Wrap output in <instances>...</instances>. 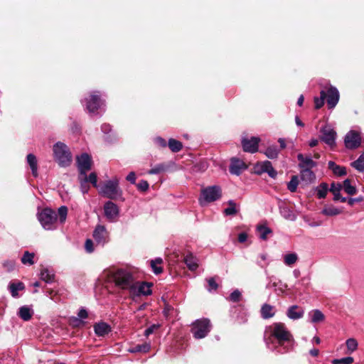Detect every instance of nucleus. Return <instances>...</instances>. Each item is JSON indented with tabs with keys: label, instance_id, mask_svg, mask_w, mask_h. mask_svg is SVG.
Segmentation results:
<instances>
[{
	"label": "nucleus",
	"instance_id": "obj_25",
	"mask_svg": "<svg viewBox=\"0 0 364 364\" xmlns=\"http://www.w3.org/2000/svg\"><path fill=\"white\" fill-rule=\"evenodd\" d=\"M40 276L41 279L47 283L52 282L54 279V273L53 270L46 267H42Z\"/></svg>",
	"mask_w": 364,
	"mask_h": 364
},
{
	"label": "nucleus",
	"instance_id": "obj_36",
	"mask_svg": "<svg viewBox=\"0 0 364 364\" xmlns=\"http://www.w3.org/2000/svg\"><path fill=\"white\" fill-rule=\"evenodd\" d=\"M280 212L282 215L287 220L294 221L296 219V215L287 207L281 208Z\"/></svg>",
	"mask_w": 364,
	"mask_h": 364
},
{
	"label": "nucleus",
	"instance_id": "obj_56",
	"mask_svg": "<svg viewBox=\"0 0 364 364\" xmlns=\"http://www.w3.org/2000/svg\"><path fill=\"white\" fill-rule=\"evenodd\" d=\"M85 247L87 252H93V242L90 239H87L85 242Z\"/></svg>",
	"mask_w": 364,
	"mask_h": 364
},
{
	"label": "nucleus",
	"instance_id": "obj_27",
	"mask_svg": "<svg viewBox=\"0 0 364 364\" xmlns=\"http://www.w3.org/2000/svg\"><path fill=\"white\" fill-rule=\"evenodd\" d=\"M301 178L307 183H311L315 180V175L311 168L301 169Z\"/></svg>",
	"mask_w": 364,
	"mask_h": 364
},
{
	"label": "nucleus",
	"instance_id": "obj_41",
	"mask_svg": "<svg viewBox=\"0 0 364 364\" xmlns=\"http://www.w3.org/2000/svg\"><path fill=\"white\" fill-rule=\"evenodd\" d=\"M352 166L359 171H364V152L358 157V159L352 163Z\"/></svg>",
	"mask_w": 364,
	"mask_h": 364
},
{
	"label": "nucleus",
	"instance_id": "obj_51",
	"mask_svg": "<svg viewBox=\"0 0 364 364\" xmlns=\"http://www.w3.org/2000/svg\"><path fill=\"white\" fill-rule=\"evenodd\" d=\"M165 170V166L164 164H158L148 171L149 174H158L163 172Z\"/></svg>",
	"mask_w": 364,
	"mask_h": 364
},
{
	"label": "nucleus",
	"instance_id": "obj_54",
	"mask_svg": "<svg viewBox=\"0 0 364 364\" xmlns=\"http://www.w3.org/2000/svg\"><path fill=\"white\" fill-rule=\"evenodd\" d=\"M207 281H208V291L217 289L218 284L214 278H210Z\"/></svg>",
	"mask_w": 364,
	"mask_h": 364
},
{
	"label": "nucleus",
	"instance_id": "obj_62",
	"mask_svg": "<svg viewBox=\"0 0 364 364\" xmlns=\"http://www.w3.org/2000/svg\"><path fill=\"white\" fill-rule=\"evenodd\" d=\"M81 183V191L83 193H86L88 191V186H87V183H85L84 181H80Z\"/></svg>",
	"mask_w": 364,
	"mask_h": 364
},
{
	"label": "nucleus",
	"instance_id": "obj_37",
	"mask_svg": "<svg viewBox=\"0 0 364 364\" xmlns=\"http://www.w3.org/2000/svg\"><path fill=\"white\" fill-rule=\"evenodd\" d=\"M342 188H343L344 191L348 195H355L357 193V189L355 186L351 185L350 181L349 179H346L343 181L342 185Z\"/></svg>",
	"mask_w": 364,
	"mask_h": 364
},
{
	"label": "nucleus",
	"instance_id": "obj_4",
	"mask_svg": "<svg viewBox=\"0 0 364 364\" xmlns=\"http://www.w3.org/2000/svg\"><path fill=\"white\" fill-rule=\"evenodd\" d=\"M38 219L45 230H52L57 228V214L50 208H45L40 212Z\"/></svg>",
	"mask_w": 364,
	"mask_h": 364
},
{
	"label": "nucleus",
	"instance_id": "obj_6",
	"mask_svg": "<svg viewBox=\"0 0 364 364\" xmlns=\"http://www.w3.org/2000/svg\"><path fill=\"white\" fill-rule=\"evenodd\" d=\"M152 284L147 282H141L134 279L128 292L132 297L148 296L151 294Z\"/></svg>",
	"mask_w": 364,
	"mask_h": 364
},
{
	"label": "nucleus",
	"instance_id": "obj_38",
	"mask_svg": "<svg viewBox=\"0 0 364 364\" xmlns=\"http://www.w3.org/2000/svg\"><path fill=\"white\" fill-rule=\"evenodd\" d=\"M342 189V184L341 183H334L331 184V187L330 188V191L333 194V200H340V191Z\"/></svg>",
	"mask_w": 364,
	"mask_h": 364
},
{
	"label": "nucleus",
	"instance_id": "obj_10",
	"mask_svg": "<svg viewBox=\"0 0 364 364\" xmlns=\"http://www.w3.org/2000/svg\"><path fill=\"white\" fill-rule=\"evenodd\" d=\"M85 102L86 109L90 113H95L102 105V102L95 92H92L89 97L85 98Z\"/></svg>",
	"mask_w": 364,
	"mask_h": 364
},
{
	"label": "nucleus",
	"instance_id": "obj_39",
	"mask_svg": "<svg viewBox=\"0 0 364 364\" xmlns=\"http://www.w3.org/2000/svg\"><path fill=\"white\" fill-rule=\"evenodd\" d=\"M162 263V259L156 258L154 260L151 261V267L153 269V272L156 274H159L162 272L163 269L161 266H159Z\"/></svg>",
	"mask_w": 364,
	"mask_h": 364
},
{
	"label": "nucleus",
	"instance_id": "obj_64",
	"mask_svg": "<svg viewBox=\"0 0 364 364\" xmlns=\"http://www.w3.org/2000/svg\"><path fill=\"white\" fill-rule=\"evenodd\" d=\"M309 353L311 355L316 357L319 353V350L316 348H313L309 351Z\"/></svg>",
	"mask_w": 364,
	"mask_h": 364
},
{
	"label": "nucleus",
	"instance_id": "obj_44",
	"mask_svg": "<svg viewBox=\"0 0 364 364\" xmlns=\"http://www.w3.org/2000/svg\"><path fill=\"white\" fill-rule=\"evenodd\" d=\"M168 146L172 151L178 152L182 149V144L174 139H170L168 140Z\"/></svg>",
	"mask_w": 364,
	"mask_h": 364
},
{
	"label": "nucleus",
	"instance_id": "obj_63",
	"mask_svg": "<svg viewBox=\"0 0 364 364\" xmlns=\"http://www.w3.org/2000/svg\"><path fill=\"white\" fill-rule=\"evenodd\" d=\"M78 316L81 318H85L87 317V312L85 309H81L78 313Z\"/></svg>",
	"mask_w": 364,
	"mask_h": 364
},
{
	"label": "nucleus",
	"instance_id": "obj_9",
	"mask_svg": "<svg viewBox=\"0 0 364 364\" xmlns=\"http://www.w3.org/2000/svg\"><path fill=\"white\" fill-rule=\"evenodd\" d=\"M92 164V158L87 154H82L80 156H77V164L80 175H85L87 171L90 170Z\"/></svg>",
	"mask_w": 364,
	"mask_h": 364
},
{
	"label": "nucleus",
	"instance_id": "obj_50",
	"mask_svg": "<svg viewBox=\"0 0 364 364\" xmlns=\"http://www.w3.org/2000/svg\"><path fill=\"white\" fill-rule=\"evenodd\" d=\"M353 358L346 357L341 359H335L333 360V364H351L353 363Z\"/></svg>",
	"mask_w": 364,
	"mask_h": 364
},
{
	"label": "nucleus",
	"instance_id": "obj_3",
	"mask_svg": "<svg viewBox=\"0 0 364 364\" xmlns=\"http://www.w3.org/2000/svg\"><path fill=\"white\" fill-rule=\"evenodd\" d=\"M54 159L61 167H67L72 162V155L68 147L63 142L58 141L53 147Z\"/></svg>",
	"mask_w": 364,
	"mask_h": 364
},
{
	"label": "nucleus",
	"instance_id": "obj_17",
	"mask_svg": "<svg viewBox=\"0 0 364 364\" xmlns=\"http://www.w3.org/2000/svg\"><path fill=\"white\" fill-rule=\"evenodd\" d=\"M247 168L245 163L239 159H232L230 166V172L234 175H240L243 170Z\"/></svg>",
	"mask_w": 364,
	"mask_h": 364
},
{
	"label": "nucleus",
	"instance_id": "obj_16",
	"mask_svg": "<svg viewBox=\"0 0 364 364\" xmlns=\"http://www.w3.org/2000/svg\"><path fill=\"white\" fill-rule=\"evenodd\" d=\"M260 139L257 137H251L248 139H242V144L243 150L246 152L255 153L258 150V144Z\"/></svg>",
	"mask_w": 364,
	"mask_h": 364
},
{
	"label": "nucleus",
	"instance_id": "obj_19",
	"mask_svg": "<svg viewBox=\"0 0 364 364\" xmlns=\"http://www.w3.org/2000/svg\"><path fill=\"white\" fill-rule=\"evenodd\" d=\"M297 159L299 161V166L301 169L312 168L316 165V163L310 156H304L303 154H299L297 156Z\"/></svg>",
	"mask_w": 364,
	"mask_h": 364
},
{
	"label": "nucleus",
	"instance_id": "obj_22",
	"mask_svg": "<svg viewBox=\"0 0 364 364\" xmlns=\"http://www.w3.org/2000/svg\"><path fill=\"white\" fill-rule=\"evenodd\" d=\"M184 262L188 268L191 271H195L198 267V259L191 253L186 255Z\"/></svg>",
	"mask_w": 364,
	"mask_h": 364
},
{
	"label": "nucleus",
	"instance_id": "obj_31",
	"mask_svg": "<svg viewBox=\"0 0 364 364\" xmlns=\"http://www.w3.org/2000/svg\"><path fill=\"white\" fill-rule=\"evenodd\" d=\"M18 316L24 321H28L32 317V311L31 309L26 306H23L19 309Z\"/></svg>",
	"mask_w": 364,
	"mask_h": 364
},
{
	"label": "nucleus",
	"instance_id": "obj_24",
	"mask_svg": "<svg viewBox=\"0 0 364 364\" xmlns=\"http://www.w3.org/2000/svg\"><path fill=\"white\" fill-rule=\"evenodd\" d=\"M259 237L262 240H267L268 235L272 233V230L265 225H259L257 227Z\"/></svg>",
	"mask_w": 364,
	"mask_h": 364
},
{
	"label": "nucleus",
	"instance_id": "obj_13",
	"mask_svg": "<svg viewBox=\"0 0 364 364\" xmlns=\"http://www.w3.org/2000/svg\"><path fill=\"white\" fill-rule=\"evenodd\" d=\"M92 236L100 245H104L109 241V232L104 225H98L93 231Z\"/></svg>",
	"mask_w": 364,
	"mask_h": 364
},
{
	"label": "nucleus",
	"instance_id": "obj_55",
	"mask_svg": "<svg viewBox=\"0 0 364 364\" xmlns=\"http://www.w3.org/2000/svg\"><path fill=\"white\" fill-rule=\"evenodd\" d=\"M149 183L146 181H140L137 184V188L141 191H146L149 188Z\"/></svg>",
	"mask_w": 364,
	"mask_h": 364
},
{
	"label": "nucleus",
	"instance_id": "obj_35",
	"mask_svg": "<svg viewBox=\"0 0 364 364\" xmlns=\"http://www.w3.org/2000/svg\"><path fill=\"white\" fill-rule=\"evenodd\" d=\"M79 179L80 181H84L85 183L90 182L94 187H97V178L95 173H91L88 177L86 173L82 176L80 175Z\"/></svg>",
	"mask_w": 364,
	"mask_h": 364
},
{
	"label": "nucleus",
	"instance_id": "obj_59",
	"mask_svg": "<svg viewBox=\"0 0 364 364\" xmlns=\"http://www.w3.org/2000/svg\"><path fill=\"white\" fill-rule=\"evenodd\" d=\"M127 180L133 184L135 183V182H136L135 173L133 171L130 172L127 176Z\"/></svg>",
	"mask_w": 364,
	"mask_h": 364
},
{
	"label": "nucleus",
	"instance_id": "obj_42",
	"mask_svg": "<svg viewBox=\"0 0 364 364\" xmlns=\"http://www.w3.org/2000/svg\"><path fill=\"white\" fill-rule=\"evenodd\" d=\"M278 154L279 150L275 146H269L264 151L266 156L271 159H276Z\"/></svg>",
	"mask_w": 364,
	"mask_h": 364
},
{
	"label": "nucleus",
	"instance_id": "obj_21",
	"mask_svg": "<svg viewBox=\"0 0 364 364\" xmlns=\"http://www.w3.org/2000/svg\"><path fill=\"white\" fill-rule=\"evenodd\" d=\"M94 329L98 336H104L110 332L111 327L105 322H100L94 326Z\"/></svg>",
	"mask_w": 364,
	"mask_h": 364
},
{
	"label": "nucleus",
	"instance_id": "obj_45",
	"mask_svg": "<svg viewBox=\"0 0 364 364\" xmlns=\"http://www.w3.org/2000/svg\"><path fill=\"white\" fill-rule=\"evenodd\" d=\"M33 258H34V253H30L28 252H25L21 258V262L24 264L32 265L34 264Z\"/></svg>",
	"mask_w": 364,
	"mask_h": 364
},
{
	"label": "nucleus",
	"instance_id": "obj_23",
	"mask_svg": "<svg viewBox=\"0 0 364 364\" xmlns=\"http://www.w3.org/2000/svg\"><path fill=\"white\" fill-rule=\"evenodd\" d=\"M275 314L274 307L267 304L262 305L261 308V315L264 319L270 318Z\"/></svg>",
	"mask_w": 364,
	"mask_h": 364
},
{
	"label": "nucleus",
	"instance_id": "obj_57",
	"mask_svg": "<svg viewBox=\"0 0 364 364\" xmlns=\"http://www.w3.org/2000/svg\"><path fill=\"white\" fill-rule=\"evenodd\" d=\"M159 328V326L158 325H152L151 326H149V328H147L146 330H145V332H144V334L146 336H149L150 334L153 333L154 331Z\"/></svg>",
	"mask_w": 364,
	"mask_h": 364
},
{
	"label": "nucleus",
	"instance_id": "obj_14",
	"mask_svg": "<svg viewBox=\"0 0 364 364\" xmlns=\"http://www.w3.org/2000/svg\"><path fill=\"white\" fill-rule=\"evenodd\" d=\"M321 132L322 133L321 140L331 146H333L336 138V131L331 126L326 125Z\"/></svg>",
	"mask_w": 364,
	"mask_h": 364
},
{
	"label": "nucleus",
	"instance_id": "obj_5",
	"mask_svg": "<svg viewBox=\"0 0 364 364\" xmlns=\"http://www.w3.org/2000/svg\"><path fill=\"white\" fill-rule=\"evenodd\" d=\"M222 197V189L219 186H210L201 190L199 202L201 205L214 202Z\"/></svg>",
	"mask_w": 364,
	"mask_h": 364
},
{
	"label": "nucleus",
	"instance_id": "obj_15",
	"mask_svg": "<svg viewBox=\"0 0 364 364\" xmlns=\"http://www.w3.org/2000/svg\"><path fill=\"white\" fill-rule=\"evenodd\" d=\"M326 93L328 108H334L339 101L340 95L338 90L335 87L331 86Z\"/></svg>",
	"mask_w": 364,
	"mask_h": 364
},
{
	"label": "nucleus",
	"instance_id": "obj_28",
	"mask_svg": "<svg viewBox=\"0 0 364 364\" xmlns=\"http://www.w3.org/2000/svg\"><path fill=\"white\" fill-rule=\"evenodd\" d=\"M24 288L25 286L23 283L20 282L16 283H11L9 286V289L11 294V296L15 298L18 296V291L24 289Z\"/></svg>",
	"mask_w": 364,
	"mask_h": 364
},
{
	"label": "nucleus",
	"instance_id": "obj_61",
	"mask_svg": "<svg viewBox=\"0 0 364 364\" xmlns=\"http://www.w3.org/2000/svg\"><path fill=\"white\" fill-rule=\"evenodd\" d=\"M363 200V198L361 197L355 198H348V203L350 205H353L355 202H360Z\"/></svg>",
	"mask_w": 364,
	"mask_h": 364
},
{
	"label": "nucleus",
	"instance_id": "obj_32",
	"mask_svg": "<svg viewBox=\"0 0 364 364\" xmlns=\"http://www.w3.org/2000/svg\"><path fill=\"white\" fill-rule=\"evenodd\" d=\"M284 263L287 266H292L298 261V255L295 252L286 254L283 256Z\"/></svg>",
	"mask_w": 364,
	"mask_h": 364
},
{
	"label": "nucleus",
	"instance_id": "obj_8",
	"mask_svg": "<svg viewBox=\"0 0 364 364\" xmlns=\"http://www.w3.org/2000/svg\"><path fill=\"white\" fill-rule=\"evenodd\" d=\"M210 330V321L206 318L197 320L192 328V333L196 338H203Z\"/></svg>",
	"mask_w": 364,
	"mask_h": 364
},
{
	"label": "nucleus",
	"instance_id": "obj_34",
	"mask_svg": "<svg viewBox=\"0 0 364 364\" xmlns=\"http://www.w3.org/2000/svg\"><path fill=\"white\" fill-rule=\"evenodd\" d=\"M347 351L346 353L351 354L355 352L358 349V341L353 338H350L346 340V341Z\"/></svg>",
	"mask_w": 364,
	"mask_h": 364
},
{
	"label": "nucleus",
	"instance_id": "obj_46",
	"mask_svg": "<svg viewBox=\"0 0 364 364\" xmlns=\"http://www.w3.org/2000/svg\"><path fill=\"white\" fill-rule=\"evenodd\" d=\"M228 207L224 210V213L226 215H233L237 212L236 208V203L232 200L228 201Z\"/></svg>",
	"mask_w": 364,
	"mask_h": 364
},
{
	"label": "nucleus",
	"instance_id": "obj_2",
	"mask_svg": "<svg viewBox=\"0 0 364 364\" xmlns=\"http://www.w3.org/2000/svg\"><path fill=\"white\" fill-rule=\"evenodd\" d=\"M102 277L107 282L127 291H129L135 279L130 271L124 269L106 270L103 272Z\"/></svg>",
	"mask_w": 364,
	"mask_h": 364
},
{
	"label": "nucleus",
	"instance_id": "obj_7",
	"mask_svg": "<svg viewBox=\"0 0 364 364\" xmlns=\"http://www.w3.org/2000/svg\"><path fill=\"white\" fill-rule=\"evenodd\" d=\"M119 181L117 178L107 181L100 190V193L104 196L115 199L122 195V191L118 187Z\"/></svg>",
	"mask_w": 364,
	"mask_h": 364
},
{
	"label": "nucleus",
	"instance_id": "obj_29",
	"mask_svg": "<svg viewBox=\"0 0 364 364\" xmlns=\"http://www.w3.org/2000/svg\"><path fill=\"white\" fill-rule=\"evenodd\" d=\"M328 165V168L332 170L334 174L337 176H344L346 174V168L343 166L336 165L333 161H330Z\"/></svg>",
	"mask_w": 364,
	"mask_h": 364
},
{
	"label": "nucleus",
	"instance_id": "obj_43",
	"mask_svg": "<svg viewBox=\"0 0 364 364\" xmlns=\"http://www.w3.org/2000/svg\"><path fill=\"white\" fill-rule=\"evenodd\" d=\"M58 213L59 215V219L58 220V222H59L60 224H63L66 220L68 215V208L65 205L60 206L58 208Z\"/></svg>",
	"mask_w": 364,
	"mask_h": 364
},
{
	"label": "nucleus",
	"instance_id": "obj_52",
	"mask_svg": "<svg viewBox=\"0 0 364 364\" xmlns=\"http://www.w3.org/2000/svg\"><path fill=\"white\" fill-rule=\"evenodd\" d=\"M241 293L239 290H235L230 295V299L234 302L238 301L240 299Z\"/></svg>",
	"mask_w": 364,
	"mask_h": 364
},
{
	"label": "nucleus",
	"instance_id": "obj_33",
	"mask_svg": "<svg viewBox=\"0 0 364 364\" xmlns=\"http://www.w3.org/2000/svg\"><path fill=\"white\" fill-rule=\"evenodd\" d=\"M321 213L327 216H335L341 214V210L333 205H329L324 207Z\"/></svg>",
	"mask_w": 364,
	"mask_h": 364
},
{
	"label": "nucleus",
	"instance_id": "obj_1",
	"mask_svg": "<svg viewBox=\"0 0 364 364\" xmlns=\"http://www.w3.org/2000/svg\"><path fill=\"white\" fill-rule=\"evenodd\" d=\"M264 340L269 349H277L281 353L293 348L294 338L283 323H274L265 328Z\"/></svg>",
	"mask_w": 364,
	"mask_h": 364
},
{
	"label": "nucleus",
	"instance_id": "obj_18",
	"mask_svg": "<svg viewBox=\"0 0 364 364\" xmlns=\"http://www.w3.org/2000/svg\"><path fill=\"white\" fill-rule=\"evenodd\" d=\"M257 167L260 169L261 172L267 173L272 178H275L277 175V171L272 167V163L269 161L258 163Z\"/></svg>",
	"mask_w": 364,
	"mask_h": 364
},
{
	"label": "nucleus",
	"instance_id": "obj_30",
	"mask_svg": "<svg viewBox=\"0 0 364 364\" xmlns=\"http://www.w3.org/2000/svg\"><path fill=\"white\" fill-rule=\"evenodd\" d=\"M311 316V321L312 323H318L324 320V314L318 309H315L309 312Z\"/></svg>",
	"mask_w": 364,
	"mask_h": 364
},
{
	"label": "nucleus",
	"instance_id": "obj_12",
	"mask_svg": "<svg viewBox=\"0 0 364 364\" xmlns=\"http://www.w3.org/2000/svg\"><path fill=\"white\" fill-rule=\"evenodd\" d=\"M105 215L108 220L114 222L119 216V210L118 206L112 201H107L104 205Z\"/></svg>",
	"mask_w": 364,
	"mask_h": 364
},
{
	"label": "nucleus",
	"instance_id": "obj_60",
	"mask_svg": "<svg viewBox=\"0 0 364 364\" xmlns=\"http://www.w3.org/2000/svg\"><path fill=\"white\" fill-rule=\"evenodd\" d=\"M247 239V235L245 232H241L238 235V240L240 242H245Z\"/></svg>",
	"mask_w": 364,
	"mask_h": 364
},
{
	"label": "nucleus",
	"instance_id": "obj_26",
	"mask_svg": "<svg viewBox=\"0 0 364 364\" xmlns=\"http://www.w3.org/2000/svg\"><path fill=\"white\" fill-rule=\"evenodd\" d=\"M27 162L31 169L33 176L36 177L38 176V166L36 157L33 154H28Z\"/></svg>",
	"mask_w": 364,
	"mask_h": 364
},
{
	"label": "nucleus",
	"instance_id": "obj_58",
	"mask_svg": "<svg viewBox=\"0 0 364 364\" xmlns=\"http://www.w3.org/2000/svg\"><path fill=\"white\" fill-rule=\"evenodd\" d=\"M154 141L156 144L161 147H165L166 146V140L161 137H156Z\"/></svg>",
	"mask_w": 364,
	"mask_h": 364
},
{
	"label": "nucleus",
	"instance_id": "obj_49",
	"mask_svg": "<svg viewBox=\"0 0 364 364\" xmlns=\"http://www.w3.org/2000/svg\"><path fill=\"white\" fill-rule=\"evenodd\" d=\"M328 186L326 183H322L318 188L317 196L319 198L326 197L328 192Z\"/></svg>",
	"mask_w": 364,
	"mask_h": 364
},
{
	"label": "nucleus",
	"instance_id": "obj_20",
	"mask_svg": "<svg viewBox=\"0 0 364 364\" xmlns=\"http://www.w3.org/2000/svg\"><path fill=\"white\" fill-rule=\"evenodd\" d=\"M287 316L291 319L296 320L303 317L304 311L298 306L294 305L288 309Z\"/></svg>",
	"mask_w": 364,
	"mask_h": 364
},
{
	"label": "nucleus",
	"instance_id": "obj_40",
	"mask_svg": "<svg viewBox=\"0 0 364 364\" xmlns=\"http://www.w3.org/2000/svg\"><path fill=\"white\" fill-rule=\"evenodd\" d=\"M326 97V93L324 90H321L320 92V97H314V104L316 109H320L324 105V100Z\"/></svg>",
	"mask_w": 364,
	"mask_h": 364
},
{
	"label": "nucleus",
	"instance_id": "obj_47",
	"mask_svg": "<svg viewBox=\"0 0 364 364\" xmlns=\"http://www.w3.org/2000/svg\"><path fill=\"white\" fill-rule=\"evenodd\" d=\"M150 349V345L149 343H144L142 345H137L130 350L132 353L143 352L146 353Z\"/></svg>",
	"mask_w": 364,
	"mask_h": 364
},
{
	"label": "nucleus",
	"instance_id": "obj_11",
	"mask_svg": "<svg viewBox=\"0 0 364 364\" xmlns=\"http://www.w3.org/2000/svg\"><path fill=\"white\" fill-rule=\"evenodd\" d=\"M344 142L346 148L356 149L360 145L361 138L358 132L351 130L346 134Z\"/></svg>",
	"mask_w": 364,
	"mask_h": 364
},
{
	"label": "nucleus",
	"instance_id": "obj_53",
	"mask_svg": "<svg viewBox=\"0 0 364 364\" xmlns=\"http://www.w3.org/2000/svg\"><path fill=\"white\" fill-rule=\"evenodd\" d=\"M3 265L7 271L10 272L14 269L15 262L13 260H7L4 262Z\"/></svg>",
	"mask_w": 364,
	"mask_h": 364
},
{
	"label": "nucleus",
	"instance_id": "obj_48",
	"mask_svg": "<svg viewBox=\"0 0 364 364\" xmlns=\"http://www.w3.org/2000/svg\"><path fill=\"white\" fill-rule=\"evenodd\" d=\"M299 181L298 177L296 176H294L291 177V181L288 183V189L291 192H294L296 190L298 186Z\"/></svg>",
	"mask_w": 364,
	"mask_h": 364
}]
</instances>
